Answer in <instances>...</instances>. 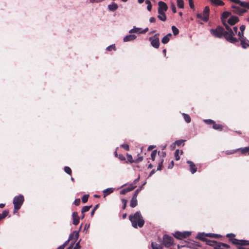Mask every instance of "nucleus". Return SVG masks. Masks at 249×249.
Returning a JSON list of instances; mask_svg holds the SVG:
<instances>
[{"instance_id":"f257e3e1","label":"nucleus","mask_w":249,"mask_h":249,"mask_svg":"<svg viewBox=\"0 0 249 249\" xmlns=\"http://www.w3.org/2000/svg\"><path fill=\"white\" fill-rule=\"evenodd\" d=\"M225 27L226 31L222 27L218 26L215 29H211V33L215 37L220 38L224 36L225 39L231 43L234 44L238 42V39L234 37V36L237 33L238 28L234 26L231 29L230 26Z\"/></svg>"},{"instance_id":"f03ea898","label":"nucleus","mask_w":249,"mask_h":249,"mask_svg":"<svg viewBox=\"0 0 249 249\" xmlns=\"http://www.w3.org/2000/svg\"><path fill=\"white\" fill-rule=\"evenodd\" d=\"M129 218L132 226L135 228H137L138 226L141 228L144 225V221L140 211L136 212L133 215H129Z\"/></svg>"},{"instance_id":"7ed1b4c3","label":"nucleus","mask_w":249,"mask_h":249,"mask_svg":"<svg viewBox=\"0 0 249 249\" xmlns=\"http://www.w3.org/2000/svg\"><path fill=\"white\" fill-rule=\"evenodd\" d=\"M24 202V196L22 195L16 196L13 199V204L14 205V213H15L22 206Z\"/></svg>"},{"instance_id":"20e7f679","label":"nucleus","mask_w":249,"mask_h":249,"mask_svg":"<svg viewBox=\"0 0 249 249\" xmlns=\"http://www.w3.org/2000/svg\"><path fill=\"white\" fill-rule=\"evenodd\" d=\"M209 7L206 6L203 10V13H198L197 14V18L204 21H207L209 18Z\"/></svg>"},{"instance_id":"39448f33","label":"nucleus","mask_w":249,"mask_h":249,"mask_svg":"<svg viewBox=\"0 0 249 249\" xmlns=\"http://www.w3.org/2000/svg\"><path fill=\"white\" fill-rule=\"evenodd\" d=\"M159 35V34H155L153 36L150 37L149 38V41L151 42V45L157 49L159 47L160 45Z\"/></svg>"},{"instance_id":"423d86ee","label":"nucleus","mask_w":249,"mask_h":249,"mask_svg":"<svg viewBox=\"0 0 249 249\" xmlns=\"http://www.w3.org/2000/svg\"><path fill=\"white\" fill-rule=\"evenodd\" d=\"M163 244L166 248L171 246L173 244V237L167 235H164L163 237Z\"/></svg>"},{"instance_id":"0eeeda50","label":"nucleus","mask_w":249,"mask_h":249,"mask_svg":"<svg viewBox=\"0 0 249 249\" xmlns=\"http://www.w3.org/2000/svg\"><path fill=\"white\" fill-rule=\"evenodd\" d=\"M191 234V232L189 231H184L181 232L179 231H176L174 234V236L175 238L178 239H182L183 238H186L189 236Z\"/></svg>"},{"instance_id":"6e6552de","label":"nucleus","mask_w":249,"mask_h":249,"mask_svg":"<svg viewBox=\"0 0 249 249\" xmlns=\"http://www.w3.org/2000/svg\"><path fill=\"white\" fill-rule=\"evenodd\" d=\"M230 241L232 242V243L235 245H241V246H245V245H249V241L245 240H238L237 239L234 238L233 239H230Z\"/></svg>"},{"instance_id":"1a4fd4ad","label":"nucleus","mask_w":249,"mask_h":249,"mask_svg":"<svg viewBox=\"0 0 249 249\" xmlns=\"http://www.w3.org/2000/svg\"><path fill=\"white\" fill-rule=\"evenodd\" d=\"M158 12L165 13L168 10V6L166 3L163 1H160L158 2Z\"/></svg>"},{"instance_id":"9d476101","label":"nucleus","mask_w":249,"mask_h":249,"mask_svg":"<svg viewBox=\"0 0 249 249\" xmlns=\"http://www.w3.org/2000/svg\"><path fill=\"white\" fill-rule=\"evenodd\" d=\"M231 8L232 9L233 13L239 15H241L246 12L245 9L240 8L239 6L232 5Z\"/></svg>"},{"instance_id":"9b49d317","label":"nucleus","mask_w":249,"mask_h":249,"mask_svg":"<svg viewBox=\"0 0 249 249\" xmlns=\"http://www.w3.org/2000/svg\"><path fill=\"white\" fill-rule=\"evenodd\" d=\"M231 15V13L228 11L224 12L221 15V19L223 24L225 26H229L227 23V18Z\"/></svg>"},{"instance_id":"f8f14e48","label":"nucleus","mask_w":249,"mask_h":249,"mask_svg":"<svg viewBox=\"0 0 249 249\" xmlns=\"http://www.w3.org/2000/svg\"><path fill=\"white\" fill-rule=\"evenodd\" d=\"M237 39V38H236ZM238 41L241 42V45L244 49H246L249 46V41L244 36L242 37H238Z\"/></svg>"},{"instance_id":"ddd939ff","label":"nucleus","mask_w":249,"mask_h":249,"mask_svg":"<svg viewBox=\"0 0 249 249\" xmlns=\"http://www.w3.org/2000/svg\"><path fill=\"white\" fill-rule=\"evenodd\" d=\"M239 21V18L236 16H231L227 20V23L229 25H233L237 22Z\"/></svg>"},{"instance_id":"4468645a","label":"nucleus","mask_w":249,"mask_h":249,"mask_svg":"<svg viewBox=\"0 0 249 249\" xmlns=\"http://www.w3.org/2000/svg\"><path fill=\"white\" fill-rule=\"evenodd\" d=\"M72 223L74 225H77L79 223V217L78 215V213L76 212H74L72 214Z\"/></svg>"},{"instance_id":"2eb2a0df","label":"nucleus","mask_w":249,"mask_h":249,"mask_svg":"<svg viewBox=\"0 0 249 249\" xmlns=\"http://www.w3.org/2000/svg\"><path fill=\"white\" fill-rule=\"evenodd\" d=\"M79 236L78 231H73L69 236V240L71 241L73 240V242H76Z\"/></svg>"},{"instance_id":"dca6fc26","label":"nucleus","mask_w":249,"mask_h":249,"mask_svg":"<svg viewBox=\"0 0 249 249\" xmlns=\"http://www.w3.org/2000/svg\"><path fill=\"white\" fill-rule=\"evenodd\" d=\"M224 248H229L230 246L225 243L216 242L214 247V249H224Z\"/></svg>"},{"instance_id":"f3484780","label":"nucleus","mask_w":249,"mask_h":249,"mask_svg":"<svg viewBox=\"0 0 249 249\" xmlns=\"http://www.w3.org/2000/svg\"><path fill=\"white\" fill-rule=\"evenodd\" d=\"M208 233H205L204 232L202 233H198L196 236L197 238L199 239V240L203 241L204 242H206V240L208 239L206 238L208 236Z\"/></svg>"},{"instance_id":"a211bd4d","label":"nucleus","mask_w":249,"mask_h":249,"mask_svg":"<svg viewBox=\"0 0 249 249\" xmlns=\"http://www.w3.org/2000/svg\"><path fill=\"white\" fill-rule=\"evenodd\" d=\"M187 162L189 165L191 172L192 174H194L196 171V167L195 164L190 160H188Z\"/></svg>"},{"instance_id":"6ab92c4d","label":"nucleus","mask_w":249,"mask_h":249,"mask_svg":"<svg viewBox=\"0 0 249 249\" xmlns=\"http://www.w3.org/2000/svg\"><path fill=\"white\" fill-rule=\"evenodd\" d=\"M137 37V36L135 35H128L124 37L123 40L124 42H128L132 40H134Z\"/></svg>"},{"instance_id":"aec40b11","label":"nucleus","mask_w":249,"mask_h":249,"mask_svg":"<svg viewBox=\"0 0 249 249\" xmlns=\"http://www.w3.org/2000/svg\"><path fill=\"white\" fill-rule=\"evenodd\" d=\"M158 15L157 18L162 21H165L167 19V17L164 12H158Z\"/></svg>"},{"instance_id":"412c9836","label":"nucleus","mask_w":249,"mask_h":249,"mask_svg":"<svg viewBox=\"0 0 249 249\" xmlns=\"http://www.w3.org/2000/svg\"><path fill=\"white\" fill-rule=\"evenodd\" d=\"M107 8L109 11L113 12L118 8V6L116 3L113 2L111 4L108 5Z\"/></svg>"},{"instance_id":"4be33fe9","label":"nucleus","mask_w":249,"mask_h":249,"mask_svg":"<svg viewBox=\"0 0 249 249\" xmlns=\"http://www.w3.org/2000/svg\"><path fill=\"white\" fill-rule=\"evenodd\" d=\"M172 36V34L171 33H169L164 36L161 39V42L163 44H166L169 42L170 38Z\"/></svg>"},{"instance_id":"5701e85b","label":"nucleus","mask_w":249,"mask_h":249,"mask_svg":"<svg viewBox=\"0 0 249 249\" xmlns=\"http://www.w3.org/2000/svg\"><path fill=\"white\" fill-rule=\"evenodd\" d=\"M245 28H246L245 26L244 25H242L240 27V31L239 32H238V33L237 32V33L236 34H237L238 37H242V36H244V32L245 30Z\"/></svg>"},{"instance_id":"b1692460","label":"nucleus","mask_w":249,"mask_h":249,"mask_svg":"<svg viewBox=\"0 0 249 249\" xmlns=\"http://www.w3.org/2000/svg\"><path fill=\"white\" fill-rule=\"evenodd\" d=\"M238 4L243 8L249 9V2L239 0Z\"/></svg>"},{"instance_id":"393cba45","label":"nucleus","mask_w":249,"mask_h":249,"mask_svg":"<svg viewBox=\"0 0 249 249\" xmlns=\"http://www.w3.org/2000/svg\"><path fill=\"white\" fill-rule=\"evenodd\" d=\"M183 153V151H179L178 149L175 151V158L176 160H178L180 159L179 155H181Z\"/></svg>"},{"instance_id":"a878e982","label":"nucleus","mask_w":249,"mask_h":249,"mask_svg":"<svg viewBox=\"0 0 249 249\" xmlns=\"http://www.w3.org/2000/svg\"><path fill=\"white\" fill-rule=\"evenodd\" d=\"M137 205V200L136 198L132 197L130 203V206L132 208L135 207Z\"/></svg>"},{"instance_id":"bb28decb","label":"nucleus","mask_w":249,"mask_h":249,"mask_svg":"<svg viewBox=\"0 0 249 249\" xmlns=\"http://www.w3.org/2000/svg\"><path fill=\"white\" fill-rule=\"evenodd\" d=\"M113 190H114V189H113L112 188H109L104 190L103 191V193L104 194V197H105L106 196L108 195V194L112 193Z\"/></svg>"},{"instance_id":"cd10ccee","label":"nucleus","mask_w":249,"mask_h":249,"mask_svg":"<svg viewBox=\"0 0 249 249\" xmlns=\"http://www.w3.org/2000/svg\"><path fill=\"white\" fill-rule=\"evenodd\" d=\"M141 28L136 27L135 26H134L133 29H131L129 31V33H139V32H141Z\"/></svg>"},{"instance_id":"c85d7f7f","label":"nucleus","mask_w":249,"mask_h":249,"mask_svg":"<svg viewBox=\"0 0 249 249\" xmlns=\"http://www.w3.org/2000/svg\"><path fill=\"white\" fill-rule=\"evenodd\" d=\"M182 115L184 120L187 123H189L191 122V119L189 115L185 113H182Z\"/></svg>"},{"instance_id":"c756f323","label":"nucleus","mask_w":249,"mask_h":249,"mask_svg":"<svg viewBox=\"0 0 249 249\" xmlns=\"http://www.w3.org/2000/svg\"><path fill=\"white\" fill-rule=\"evenodd\" d=\"M213 128L215 130H222V125L220 124H217L214 122L213 125Z\"/></svg>"},{"instance_id":"7c9ffc66","label":"nucleus","mask_w":249,"mask_h":249,"mask_svg":"<svg viewBox=\"0 0 249 249\" xmlns=\"http://www.w3.org/2000/svg\"><path fill=\"white\" fill-rule=\"evenodd\" d=\"M211 1L216 5L222 6L224 4V3L220 0H211Z\"/></svg>"},{"instance_id":"2f4dec72","label":"nucleus","mask_w":249,"mask_h":249,"mask_svg":"<svg viewBox=\"0 0 249 249\" xmlns=\"http://www.w3.org/2000/svg\"><path fill=\"white\" fill-rule=\"evenodd\" d=\"M205 242L207 245H210L211 246H213L214 247L217 242L213 241V240H211L209 239H207L206 240Z\"/></svg>"},{"instance_id":"473e14b6","label":"nucleus","mask_w":249,"mask_h":249,"mask_svg":"<svg viewBox=\"0 0 249 249\" xmlns=\"http://www.w3.org/2000/svg\"><path fill=\"white\" fill-rule=\"evenodd\" d=\"M177 3L178 8L181 9L184 8V1L183 0H177Z\"/></svg>"},{"instance_id":"72a5a7b5","label":"nucleus","mask_w":249,"mask_h":249,"mask_svg":"<svg viewBox=\"0 0 249 249\" xmlns=\"http://www.w3.org/2000/svg\"><path fill=\"white\" fill-rule=\"evenodd\" d=\"M151 246L152 249H162V248L160 245L153 242L151 243Z\"/></svg>"},{"instance_id":"f704fd0d","label":"nucleus","mask_w":249,"mask_h":249,"mask_svg":"<svg viewBox=\"0 0 249 249\" xmlns=\"http://www.w3.org/2000/svg\"><path fill=\"white\" fill-rule=\"evenodd\" d=\"M9 213V211L8 210H4L1 214L0 213V219H2L4 218L6 216L8 215Z\"/></svg>"},{"instance_id":"c9c22d12","label":"nucleus","mask_w":249,"mask_h":249,"mask_svg":"<svg viewBox=\"0 0 249 249\" xmlns=\"http://www.w3.org/2000/svg\"><path fill=\"white\" fill-rule=\"evenodd\" d=\"M91 206H92L91 205L84 206L81 210V213H83L85 212L89 211V210L90 208L91 207Z\"/></svg>"},{"instance_id":"e433bc0d","label":"nucleus","mask_w":249,"mask_h":249,"mask_svg":"<svg viewBox=\"0 0 249 249\" xmlns=\"http://www.w3.org/2000/svg\"><path fill=\"white\" fill-rule=\"evenodd\" d=\"M172 30L173 34L175 36L178 35L179 33L178 29L175 26H173L172 27Z\"/></svg>"},{"instance_id":"4c0bfd02","label":"nucleus","mask_w":249,"mask_h":249,"mask_svg":"<svg viewBox=\"0 0 249 249\" xmlns=\"http://www.w3.org/2000/svg\"><path fill=\"white\" fill-rule=\"evenodd\" d=\"M157 150H153L152 152H151V159L152 160H155V157L157 155Z\"/></svg>"},{"instance_id":"58836bf2","label":"nucleus","mask_w":249,"mask_h":249,"mask_svg":"<svg viewBox=\"0 0 249 249\" xmlns=\"http://www.w3.org/2000/svg\"><path fill=\"white\" fill-rule=\"evenodd\" d=\"M241 151L242 154H245L248 152L249 154V146L241 148Z\"/></svg>"},{"instance_id":"ea45409f","label":"nucleus","mask_w":249,"mask_h":249,"mask_svg":"<svg viewBox=\"0 0 249 249\" xmlns=\"http://www.w3.org/2000/svg\"><path fill=\"white\" fill-rule=\"evenodd\" d=\"M89 196V195H85L83 196L82 201L83 203H85L88 201Z\"/></svg>"},{"instance_id":"a19ab883","label":"nucleus","mask_w":249,"mask_h":249,"mask_svg":"<svg viewBox=\"0 0 249 249\" xmlns=\"http://www.w3.org/2000/svg\"><path fill=\"white\" fill-rule=\"evenodd\" d=\"M163 159H161L160 160V162H159V165H158V166L157 167V170H161V168H162V163H163Z\"/></svg>"},{"instance_id":"79ce46f5","label":"nucleus","mask_w":249,"mask_h":249,"mask_svg":"<svg viewBox=\"0 0 249 249\" xmlns=\"http://www.w3.org/2000/svg\"><path fill=\"white\" fill-rule=\"evenodd\" d=\"M64 171L65 172L67 173L69 175H71V168L68 166H65L64 167Z\"/></svg>"},{"instance_id":"37998d69","label":"nucleus","mask_w":249,"mask_h":249,"mask_svg":"<svg viewBox=\"0 0 249 249\" xmlns=\"http://www.w3.org/2000/svg\"><path fill=\"white\" fill-rule=\"evenodd\" d=\"M127 160L130 162V163H133V162H135V160H133V158H132V155H129L128 154H127Z\"/></svg>"},{"instance_id":"c03bdc74","label":"nucleus","mask_w":249,"mask_h":249,"mask_svg":"<svg viewBox=\"0 0 249 249\" xmlns=\"http://www.w3.org/2000/svg\"><path fill=\"white\" fill-rule=\"evenodd\" d=\"M204 122L208 124H213L214 121L211 119H206L204 120Z\"/></svg>"},{"instance_id":"a18cd8bd","label":"nucleus","mask_w":249,"mask_h":249,"mask_svg":"<svg viewBox=\"0 0 249 249\" xmlns=\"http://www.w3.org/2000/svg\"><path fill=\"white\" fill-rule=\"evenodd\" d=\"M208 236L209 237H211V238H217V237H219L221 236L220 235L217 234H214V233H208Z\"/></svg>"},{"instance_id":"49530a36","label":"nucleus","mask_w":249,"mask_h":249,"mask_svg":"<svg viewBox=\"0 0 249 249\" xmlns=\"http://www.w3.org/2000/svg\"><path fill=\"white\" fill-rule=\"evenodd\" d=\"M136 187V186L134 185L133 184H130V186L126 188V189H127L128 192H129L135 189Z\"/></svg>"},{"instance_id":"de8ad7c7","label":"nucleus","mask_w":249,"mask_h":249,"mask_svg":"<svg viewBox=\"0 0 249 249\" xmlns=\"http://www.w3.org/2000/svg\"><path fill=\"white\" fill-rule=\"evenodd\" d=\"M184 141L182 140H177L175 142V144H176L178 146H180L182 143H183V145L184 144L183 143Z\"/></svg>"},{"instance_id":"09e8293b","label":"nucleus","mask_w":249,"mask_h":249,"mask_svg":"<svg viewBox=\"0 0 249 249\" xmlns=\"http://www.w3.org/2000/svg\"><path fill=\"white\" fill-rule=\"evenodd\" d=\"M171 10H172V12L174 13H176V12H177V11H176V7L174 3H172L171 4Z\"/></svg>"},{"instance_id":"8fccbe9b","label":"nucleus","mask_w":249,"mask_h":249,"mask_svg":"<svg viewBox=\"0 0 249 249\" xmlns=\"http://www.w3.org/2000/svg\"><path fill=\"white\" fill-rule=\"evenodd\" d=\"M115 45H110V46H108L107 47L106 50L110 51L111 50V49L115 50Z\"/></svg>"},{"instance_id":"3c124183","label":"nucleus","mask_w":249,"mask_h":249,"mask_svg":"<svg viewBox=\"0 0 249 249\" xmlns=\"http://www.w3.org/2000/svg\"><path fill=\"white\" fill-rule=\"evenodd\" d=\"M81 246L80 245V241L76 243L75 245V246L73 248V249H80Z\"/></svg>"},{"instance_id":"603ef678","label":"nucleus","mask_w":249,"mask_h":249,"mask_svg":"<svg viewBox=\"0 0 249 249\" xmlns=\"http://www.w3.org/2000/svg\"><path fill=\"white\" fill-rule=\"evenodd\" d=\"M121 146L124 148L126 150H129V145L127 144H122Z\"/></svg>"},{"instance_id":"864d4df0","label":"nucleus","mask_w":249,"mask_h":249,"mask_svg":"<svg viewBox=\"0 0 249 249\" xmlns=\"http://www.w3.org/2000/svg\"><path fill=\"white\" fill-rule=\"evenodd\" d=\"M238 150H239V149H236V150H231V151H226V154H228V155L234 153L235 152H236Z\"/></svg>"},{"instance_id":"5fc2aeb1","label":"nucleus","mask_w":249,"mask_h":249,"mask_svg":"<svg viewBox=\"0 0 249 249\" xmlns=\"http://www.w3.org/2000/svg\"><path fill=\"white\" fill-rule=\"evenodd\" d=\"M140 191V190L139 189H137L135 191V192H134V194H133V196L132 197H134V198H137V196H138V194L139 193Z\"/></svg>"},{"instance_id":"6e6d98bb","label":"nucleus","mask_w":249,"mask_h":249,"mask_svg":"<svg viewBox=\"0 0 249 249\" xmlns=\"http://www.w3.org/2000/svg\"><path fill=\"white\" fill-rule=\"evenodd\" d=\"M80 199L78 198V199H76L74 201V203L75 205L76 206H78L80 204Z\"/></svg>"},{"instance_id":"4d7b16f0","label":"nucleus","mask_w":249,"mask_h":249,"mask_svg":"<svg viewBox=\"0 0 249 249\" xmlns=\"http://www.w3.org/2000/svg\"><path fill=\"white\" fill-rule=\"evenodd\" d=\"M104 0H89L91 3H99L103 1Z\"/></svg>"},{"instance_id":"13d9d810","label":"nucleus","mask_w":249,"mask_h":249,"mask_svg":"<svg viewBox=\"0 0 249 249\" xmlns=\"http://www.w3.org/2000/svg\"><path fill=\"white\" fill-rule=\"evenodd\" d=\"M142 160V156L139 157L136 160H135V162H139Z\"/></svg>"},{"instance_id":"bf43d9fd","label":"nucleus","mask_w":249,"mask_h":249,"mask_svg":"<svg viewBox=\"0 0 249 249\" xmlns=\"http://www.w3.org/2000/svg\"><path fill=\"white\" fill-rule=\"evenodd\" d=\"M127 192H128L127 191V189L125 188L121 191L120 194H122V195H124V194H126Z\"/></svg>"},{"instance_id":"052dcab7","label":"nucleus","mask_w":249,"mask_h":249,"mask_svg":"<svg viewBox=\"0 0 249 249\" xmlns=\"http://www.w3.org/2000/svg\"><path fill=\"white\" fill-rule=\"evenodd\" d=\"M156 19L154 17H151L150 18H149V21L151 23H154V22H156Z\"/></svg>"},{"instance_id":"680f3d73","label":"nucleus","mask_w":249,"mask_h":249,"mask_svg":"<svg viewBox=\"0 0 249 249\" xmlns=\"http://www.w3.org/2000/svg\"><path fill=\"white\" fill-rule=\"evenodd\" d=\"M174 161L173 160L171 161V163L168 165V169H172L174 166Z\"/></svg>"},{"instance_id":"e2e57ef3","label":"nucleus","mask_w":249,"mask_h":249,"mask_svg":"<svg viewBox=\"0 0 249 249\" xmlns=\"http://www.w3.org/2000/svg\"><path fill=\"white\" fill-rule=\"evenodd\" d=\"M75 244V242H72L70 246L67 249H72Z\"/></svg>"},{"instance_id":"0e129e2a","label":"nucleus","mask_w":249,"mask_h":249,"mask_svg":"<svg viewBox=\"0 0 249 249\" xmlns=\"http://www.w3.org/2000/svg\"><path fill=\"white\" fill-rule=\"evenodd\" d=\"M98 206V205H96L95 207L94 208V209L91 211V212L90 213L91 216H93V215L94 214V212H95V210L96 209V208H97Z\"/></svg>"},{"instance_id":"69168bd1","label":"nucleus","mask_w":249,"mask_h":249,"mask_svg":"<svg viewBox=\"0 0 249 249\" xmlns=\"http://www.w3.org/2000/svg\"><path fill=\"white\" fill-rule=\"evenodd\" d=\"M119 158L121 160H125V157L123 155H121V154L119 155Z\"/></svg>"},{"instance_id":"338daca9","label":"nucleus","mask_w":249,"mask_h":249,"mask_svg":"<svg viewBox=\"0 0 249 249\" xmlns=\"http://www.w3.org/2000/svg\"><path fill=\"white\" fill-rule=\"evenodd\" d=\"M189 6H190V8L191 9L194 8V3L193 2V1H189Z\"/></svg>"},{"instance_id":"774afa93","label":"nucleus","mask_w":249,"mask_h":249,"mask_svg":"<svg viewBox=\"0 0 249 249\" xmlns=\"http://www.w3.org/2000/svg\"><path fill=\"white\" fill-rule=\"evenodd\" d=\"M152 4H148V5L147 6V9L148 11H151L152 9Z\"/></svg>"}]
</instances>
